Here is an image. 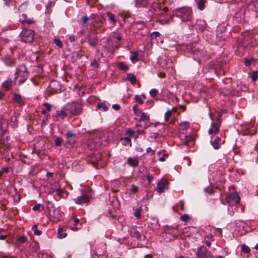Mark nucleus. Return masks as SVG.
<instances>
[{
    "instance_id": "nucleus-1",
    "label": "nucleus",
    "mask_w": 258,
    "mask_h": 258,
    "mask_svg": "<svg viewBox=\"0 0 258 258\" xmlns=\"http://www.w3.org/2000/svg\"><path fill=\"white\" fill-rule=\"evenodd\" d=\"M64 108L68 114V117L69 118L79 115L82 110L81 104L75 102L67 104Z\"/></svg>"
},
{
    "instance_id": "nucleus-2",
    "label": "nucleus",
    "mask_w": 258,
    "mask_h": 258,
    "mask_svg": "<svg viewBox=\"0 0 258 258\" xmlns=\"http://www.w3.org/2000/svg\"><path fill=\"white\" fill-rule=\"evenodd\" d=\"M175 15L182 22H190L193 18L191 9L188 7H183L176 11Z\"/></svg>"
},
{
    "instance_id": "nucleus-3",
    "label": "nucleus",
    "mask_w": 258,
    "mask_h": 258,
    "mask_svg": "<svg viewBox=\"0 0 258 258\" xmlns=\"http://www.w3.org/2000/svg\"><path fill=\"white\" fill-rule=\"evenodd\" d=\"M29 76V73L27 71L26 67L24 64L19 66V68L17 69L16 72L15 74L14 81H16L20 78L18 81V84L19 85L23 84L25 81L28 79Z\"/></svg>"
},
{
    "instance_id": "nucleus-4",
    "label": "nucleus",
    "mask_w": 258,
    "mask_h": 258,
    "mask_svg": "<svg viewBox=\"0 0 258 258\" xmlns=\"http://www.w3.org/2000/svg\"><path fill=\"white\" fill-rule=\"evenodd\" d=\"M47 208L50 220L53 222H58L60 217L59 211L55 208L54 204L50 202L47 204Z\"/></svg>"
},
{
    "instance_id": "nucleus-5",
    "label": "nucleus",
    "mask_w": 258,
    "mask_h": 258,
    "mask_svg": "<svg viewBox=\"0 0 258 258\" xmlns=\"http://www.w3.org/2000/svg\"><path fill=\"white\" fill-rule=\"evenodd\" d=\"M21 40L25 43H31L34 38V32L31 29H23L20 34Z\"/></svg>"
},
{
    "instance_id": "nucleus-6",
    "label": "nucleus",
    "mask_w": 258,
    "mask_h": 258,
    "mask_svg": "<svg viewBox=\"0 0 258 258\" xmlns=\"http://www.w3.org/2000/svg\"><path fill=\"white\" fill-rule=\"evenodd\" d=\"M202 46L197 43H191L187 45L186 49L194 55L200 57L203 55V50L201 49Z\"/></svg>"
},
{
    "instance_id": "nucleus-7",
    "label": "nucleus",
    "mask_w": 258,
    "mask_h": 258,
    "mask_svg": "<svg viewBox=\"0 0 258 258\" xmlns=\"http://www.w3.org/2000/svg\"><path fill=\"white\" fill-rule=\"evenodd\" d=\"M226 199L227 203L230 206H234L240 202V197L236 191L228 192L226 194Z\"/></svg>"
},
{
    "instance_id": "nucleus-8",
    "label": "nucleus",
    "mask_w": 258,
    "mask_h": 258,
    "mask_svg": "<svg viewBox=\"0 0 258 258\" xmlns=\"http://www.w3.org/2000/svg\"><path fill=\"white\" fill-rule=\"evenodd\" d=\"M196 254L198 258H212L211 254L204 246L198 248Z\"/></svg>"
},
{
    "instance_id": "nucleus-9",
    "label": "nucleus",
    "mask_w": 258,
    "mask_h": 258,
    "mask_svg": "<svg viewBox=\"0 0 258 258\" xmlns=\"http://www.w3.org/2000/svg\"><path fill=\"white\" fill-rule=\"evenodd\" d=\"M67 143L70 145H74L77 140V135L72 131L69 130L66 134Z\"/></svg>"
},
{
    "instance_id": "nucleus-10",
    "label": "nucleus",
    "mask_w": 258,
    "mask_h": 258,
    "mask_svg": "<svg viewBox=\"0 0 258 258\" xmlns=\"http://www.w3.org/2000/svg\"><path fill=\"white\" fill-rule=\"evenodd\" d=\"M95 35L92 36L90 35H88L87 36V42L89 44L93 47H95L98 44V37L96 35V33L95 32Z\"/></svg>"
},
{
    "instance_id": "nucleus-11",
    "label": "nucleus",
    "mask_w": 258,
    "mask_h": 258,
    "mask_svg": "<svg viewBox=\"0 0 258 258\" xmlns=\"http://www.w3.org/2000/svg\"><path fill=\"white\" fill-rule=\"evenodd\" d=\"M168 182L164 179H161L160 182H159L157 184L156 190L159 193L163 192L164 189L167 188V185Z\"/></svg>"
},
{
    "instance_id": "nucleus-12",
    "label": "nucleus",
    "mask_w": 258,
    "mask_h": 258,
    "mask_svg": "<svg viewBox=\"0 0 258 258\" xmlns=\"http://www.w3.org/2000/svg\"><path fill=\"white\" fill-rule=\"evenodd\" d=\"M90 197L87 194H83L75 199V202L78 204H82L89 202Z\"/></svg>"
},
{
    "instance_id": "nucleus-13",
    "label": "nucleus",
    "mask_w": 258,
    "mask_h": 258,
    "mask_svg": "<svg viewBox=\"0 0 258 258\" xmlns=\"http://www.w3.org/2000/svg\"><path fill=\"white\" fill-rule=\"evenodd\" d=\"M220 125L218 123L212 122L211 126L209 130V134L210 135L216 134L219 133Z\"/></svg>"
},
{
    "instance_id": "nucleus-14",
    "label": "nucleus",
    "mask_w": 258,
    "mask_h": 258,
    "mask_svg": "<svg viewBox=\"0 0 258 258\" xmlns=\"http://www.w3.org/2000/svg\"><path fill=\"white\" fill-rule=\"evenodd\" d=\"M66 117H68V114L64 107L60 111H56L55 119L56 121H59L60 119L63 120Z\"/></svg>"
},
{
    "instance_id": "nucleus-15",
    "label": "nucleus",
    "mask_w": 258,
    "mask_h": 258,
    "mask_svg": "<svg viewBox=\"0 0 258 258\" xmlns=\"http://www.w3.org/2000/svg\"><path fill=\"white\" fill-rule=\"evenodd\" d=\"M157 22L159 23L161 25L169 24L173 22V19L172 16H168L164 19L161 18L160 16L157 21Z\"/></svg>"
},
{
    "instance_id": "nucleus-16",
    "label": "nucleus",
    "mask_w": 258,
    "mask_h": 258,
    "mask_svg": "<svg viewBox=\"0 0 258 258\" xmlns=\"http://www.w3.org/2000/svg\"><path fill=\"white\" fill-rule=\"evenodd\" d=\"M13 100L20 106L24 105V98L19 94L16 93H14L13 96Z\"/></svg>"
},
{
    "instance_id": "nucleus-17",
    "label": "nucleus",
    "mask_w": 258,
    "mask_h": 258,
    "mask_svg": "<svg viewBox=\"0 0 258 258\" xmlns=\"http://www.w3.org/2000/svg\"><path fill=\"white\" fill-rule=\"evenodd\" d=\"M13 86V82L11 79L8 78L2 84V88L6 91H9Z\"/></svg>"
},
{
    "instance_id": "nucleus-18",
    "label": "nucleus",
    "mask_w": 258,
    "mask_h": 258,
    "mask_svg": "<svg viewBox=\"0 0 258 258\" xmlns=\"http://www.w3.org/2000/svg\"><path fill=\"white\" fill-rule=\"evenodd\" d=\"M242 19V14L240 12H236L235 13L233 18V23L235 25L238 24L241 22Z\"/></svg>"
},
{
    "instance_id": "nucleus-19",
    "label": "nucleus",
    "mask_w": 258,
    "mask_h": 258,
    "mask_svg": "<svg viewBox=\"0 0 258 258\" xmlns=\"http://www.w3.org/2000/svg\"><path fill=\"white\" fill-rule=\"evenodd\" d=\"M139 163V160L137 158L129 157L127 160V164L133 167H137Z\"/></svg>"
},
{
    "instance_id": "nucleus-20",
    "label": "nucleus",
    "mask_w": 258,
    "mask_h": 258,
    "mask_svg": "<svg viewBox=\"0 0 258 258\" xmlns=\"http://www.w3.org/2000/svg\"><path fill=\"white\" fill-rule=\"evenodd\" d=\"M221 141V138L219 137H217L214 141H211V145L215 150L219 149L220 148V142Z\"/></svg>"
},
{
    "instance_id": "nucleus-21",
    "label": "nucleus",
    "mask_w": 258,
    "mask_h": 258,
    "mask_svg": "<svg viewBox=\"0 0 258 258\" xmlns=\"http://www.w3.org/2000/svg\"><path fill=\"white\" fill-rule=\"evenodd\" d=\"M89 21L91 22L90 25L92 27H95V23H98L97 15L94 14H91L89 17Z\"/></svg>"
},
{
    "instance_id": "nucleus-22",
    "label": "nucleus",
    "mask_w": 258,
    "mask_h": 258,
    "mask_svg": "<svg viewBox=\"0 0 258 258\" xmlns=\"http://www.w3.org/2000/svg\"><path fill=\"white\" fill-rule=\"evenodd\" d=\"M136 6L138 7H145L148 5L147 0H135Z\"/></svg>"
},
{
    "instance_id": "nucleus-23",
    "label": "nucleus",
    "mask_w": 258,
    "mask_h": 258,
    "mask_svg": "<svg viewBox=\"0 0 258 258\" xmlns=\"http://www.w3.org/2000/svg\"><path fill=\"white\" fill-rule=\"evenodd\" d=\"M107 16L108 17L109 20L112 23L113 25H116L117 20L115 19L114 15L110 12H108L107 13Z\"/></svg>"
},
{
    "instance_id": "nucleus-24",
    "label": "nucleus",
    "mask_w": 258,
    "mask_h": 258,
    "mask_svg": "<svg viewBox=\"0 0 258 258\" xmlns=\"http://www.w3.org/2000/svg\"><path fill=\"white\" fill-rule=\"evenodd\" d=\"M127 80L128 81H130L131 83L133 85L135 84L137 81V79L135 76L132 73H130L127 74Z\"/></svg>"
},
{
    "instance_id": "nucleus-25",
    "label": "nucleus",
    "mask_w": 258,
    "mask_h": 258,
    "mask_svg": "<svg viewBox=\"0 0 258 258\" xmlns=\"http://www.w3.org/2000/svg\"><path fill=\"white\" fill-rule=\"evenodd\" d=\"M150 119V116L147 115L146 113L142 112L141 113L140 118L139 119L138 121H149Z\"/></svg>"
},
{
    "instance_id": "nucleus-26",
    "label": "nucleus",
    "mask_w": 258,
    "mask_h": 258,
    "mask_svg": "<svg viewBox=\"0 0 258 258\" xmlns=\"http://www.w3.org/2000/svg\"><path fill=\"white\" fill-rule=\"evenodd\" d=\"M138 55L139 53L137 51L132 52V54L130 56V58L132 62L135 63L139 60Z\"/></svg>"
},
{
    "instance_id": "nucleus-27",
    "label": "nucleus",
    "mask_w": 258,
    "mask_h": 258,
    "mask_svg": "<svg viewBox=\"0 0 258 258\" xmlns=\"http://www.w3.org/2000/svg\"><path fill=\"white\" fill-rule=\"evenodd\" d=\"M145 99L146 96L145 95H142V96H140L139 95H136L135 96V101L140 104L144 103V100Z\"/></svg>"
},
{
    "instance_id": "nucleus-28",
    "label": "nucleus",
    "mask_w": 258,
    "mask_h": 258,
    "mask_svg": "<svg viewBox=\"0 0 258 258\" xmlns=\"http://www.w3.org/2000/svg\"><path fill=\"white\" fill-rule=\"evenodd\" d=\"M189 229V228H185L184 229L182 233L180 234V238L185 240L186 237L190 236V235L188 233Z\"/></svg>"
},
{
    "instance_id": "nucleus-29",
    "label": "nucleus",
    "mask_w": 258,
    "mask_h": 258,
    "mask_svg": "<svg viewBox=\"0 0 258 258\" xmlns=\"http://www.w3.org/2000/svg\"><path fill=\"white\" fill-rule=\"evenodd\" d=\"M97 108L100 110H102L104 111H106L108 110V107L103 102H100L97 105Z\"/></svg>"
},
{
    "instance_id": "nucleus-30",
    "label": "nucleus",
    "mask_w": 258,
    "mask_h": 258,
    "mask_svg": "<svg viewBox=\"0 0 258 258\" xmlns=\"http://www.w3.org/2000/svg\"><path fill=\"white\" fill-rule=\"evenodd\" d=\"M67 234L63 232V230L62 228H59L57 230V236L59 238H63L66 237Z\"/></svg>"
},
{
    "instance_id": "nucleus-31",
    "label": "nucleus",
    "mask_w": 258,
    "mask_h": 258,
    "mask_svg": "<svg viewBox=\"0 0 258 258\" xmlns=\"http://www.w3.org/2000/svg\"><path fill=\"white\" fill-rule=\"evenodd\" d=\"M121 140L123 141V144L124 146H128L130 147L132 146V141L130 138L124 137L122 138Z\"/></svg>"
},
{
    "instance_id": "nucleus-32",
    "label": "nucleus",
    "mask_w": 258,
    "mask_h": 258,
    "mask_svg": "<svg viewBox=\"0 0 258 258\" xmlns=\"http://www.w3.org/2000/svg\"><path fill=\"white\" fill-rule=\"evenodd\" d=\"M206 0H199L197 2V7L200 10H203L205 8Z\"/></svg>"
},
{
    "instance_id": "nucleus-33",
    "label": "nucleus",
    "mask_w": 258,
    "mask_h": 258,
    "mask_svg": "<svg viewBox=\"0 0 258 258\" xmlns=\"http://www.w3.org/2000/svg\"><path fill=\"white\" fill-rule=\"evenodd\" d=\"M147 14L148 15L149 18L151 19L152 18H153L154 17V15H155L156 14V10L155 9H150L148 11H147Z\"/></svg>"
},
{
    "instance_id": "nucleus-34",
    "label": "nucleus",
    "mask_w": 258,
    "mask_h": 258,
    "mask_svg": "<svg viewBox=\"0 0 258 258\" xmlns=\"http://www.w3.org/2000/svg\"><path fill=\"white\" fill-rule=\"evenodd\" d=\"M118 68L120 70L123 71H126L129 69V67L125 63L123 62H119Z\"/></svg>"
},
{
    "instance_id": "nucleus-35",
    "label": "nucleus",
    "mask_w": 258,
    "mask_h": 258,
    "mask_svg": "<svg viewBox=\"0 0 258 258\" xmlns=\"http://www.w3.org/2000/svg\"><path fill=\"white\" fill-rule=\"evenodd\" d=\"M53 42L55 44L56 46H57L58 48H62L63 47V44L62 41L60 39L56 38L53 40Z\"/></svg>"
},
{
    "instance_id": "nucleus-36",
    "label": "nucleus",
    "mask_w": 258,
    "mask_h": 258,
    "mask_svg": "<svg viewBox=\"0 0 258 258\" xmlns=\"http://www.w3.org/2000/svg\"><path fill=\"white\" fill-rule=\"evenodd\" d=\"M44 207L41 204H37L33 207V210L34 211H42Z\"/></svg>"
},
{
    "instance_id": "nucleus-37",
    "label": "nucleus",
    "mask_w": 258,
    "mask_h": 258,
    "mask_svg": "<svg viewBox=\"0 0 258 258\" xmlns=\"http://www.w3.org/2000/svg\"><path fill=\"white\" fill-rule=\"evenodd\" d=\"M142 211V208L140 207L138 208L134 213L135 216L138 219H140L141 218V213Z\"/></svg>"
},
{
    "instance_id": "nucleus-38",
    "label": "nucleus",
    "mask_w": 258,
    "mask_h": 258,
    "mask_svg": "<svg viewBox=\"0 0 258 258\" xmlns=\"http://www.w3.org/2000/svg\"><path fill=\"white\" fill-rule=\"evenodd\" d=\"M241 250L245 253H248L250 252V248L245 244L241 245Z\"/></svg>"
},
{
    "instance_id": "nucleus-39",
    "label": "nucleus",
    "mask_w": 258,
    "mask_h": 258,
    "mask_svg": "<svg viewBox=\"0 0 258 258\" xmlns=\"http://www.w3.org/2000/svg\"><path fill=\"white\" fill-rule=\"evenodd\" d=\"M139 188L138 186L133 184L131 186L130 190L133 194H136L138 191Z\"/></svg>"
},
{
    "instance_id": "nucleus-40",
    "label": "nucleus",
    "mask_w": 258,
    "mask_h": 258,
    "mask_svg": "<svg viewBox=\"0 0 258 258\" xmlns=\"http://www.w3.org/2000/svg\"><path fill=\"white\" fill-rule=\"evenodd\" d=\"M89 21V17L85 16L83 17L82 20L81 21L80 24L82 26H84Z\"/></svg>"
},
{
    "instance_id": "nucleus-41",
    "label": "nucleus",
    "mask_w": 258,
    "mask_h": 258,
    "mask_svg": "<svg viewBox=\"0 0 258 258\" xmlns=\"http://www.w3.org/2000/svg\"><path fill=\"white\" fill-rule=\"evenodd\" d=\"M123 19V21L125 22L126 20L131 17V15L129 13H120L118 15Z\"/></svg>"
},
{
    "instance_id": "nucleus-42",
    "label": "nucleus",
    "mask_w": 258,
    "mask_h": 258,
    "mask_svg": "<svg viewBox=\"0 0 258 258\" xmlns=\"http://www.w3.org/2000/svg\"><path fill=\"white\" fill-rule=\"evenodd\" d=\"M62 140L60 137L56 138L54 140V143L56 146H60L62 144Z\"/></svg>"
},
{
    "instance_id": "nucleus-43",
    "label": "nucleus",
    "mask_w": 258,
    "mask_h": 258,
    "mask_svg": "<svg viewBox=\"0 0 258 258\" xmlns=\"http://www.w3.org/2000/svg\"><path fill=\"white\" fill-rule=\"evenodd\" d=\"M172 115V112L170 110H168L166 112L164 115V119L166 121H167L169 120V118Z\"/></svg>"
},
{
    "instance_id": "nucleus-44",
    "label": "nucleus",
    "mask_w": 258,
    "mask_h": 258,
    "mask_svg": "<svg viewBox=\"0 0 258 258\" xmlns=\"http://www.w3.org/2000/svg\"><path fill=\"white\" fill-rule=\"evenodd\" d=\"M32 230L34 231V233L35 235H40L41 234V230H39L37 229V226L36 225H34L32 227Z\"/></svg>"
},
{
    "instance_id": "nucleus-45",
    "label": "nucleus",
    "mask_w": 258,
    "mask_h": 258,
    "mask_svg": "<svg viewBox=\"0 0 258 258\" xmlns=\"http://www.w3.org/2000/svg\"><path fill=\"white\" fill-rule=\"evenodd\" d=\"M145 177L147 179L149 183H151L154 179L153 176L150 173L147 174Z\"/></svg>"
},
{
    "instance_id": "nucleus-46",
    "label": "nucleus",
    "mask_w": 258,
    "mask_h": 258,
    "mask_svg": "<svg viewBox=\"0 0 258 258\" xmlns=\"http://www.w3.org/2000/svg\"><path fill=\"white\" fill-rule=\"evenodd\" d=\"M257 72L256 71H253L251 73V78L252 81H255L257 79Z\"/></svg>"
},
{
    "instance_id": "nucleus-47",
    "label": "nucleus",
    "mask_w": 258,
    "mask_h": 258,
    "mask_svg": "<svg viewBox=\"0 0 258 258\" xmlns=\"http://www.w3.org/2000/svg\"><path fill=\"white\" fill-rule=\"evenodd\" d=\"M27 240V238L24 236H22L18 239V242L20 244L25 243Z\"/></svg>"
},
{
    "instance_id": "nucleus-48",
    "label": "nucleus",
    "mask_w": 258,
    "mask_h": 258,
    "mask_svg": "<svg viewBox=\"0 0 258 258\" xmlns=\"http://www.w3.org/2000/svg\"><path fill=\"white\" fill-rule=\"evenodd\" d=\"M150 95L152 97H155L158 94V91L156 89H152L150 91Z\"/></svg>"
},
{
    "instance_id": "nucleus-49",
    "label": "nucleus",
    "mask_w": 258,
    "mask_h": 258,
    "mask_svg": "<svg viewBox=\"0 0 258 258\" xmlns=\"http://www.w3.org/2000/svg\"><path fill=\"white\" fill-rule=\"evenodd\" d=\"M189 218V216L187 214H184L180 217V220L185 222H187Z\"/></svg>"
},
{
    "instance_id": "nucleus-50",
    "label": "nucleus",
    "mask_w": 258,
    "mask_h": 258,
    "mask_svg": "<svg viewBox=\"0 0 258 258\" xmlns=\"http://www.w3.org/2000/svg\"><path fill=\"white\" fill-rule=\"evenodd\" d=\"M126 134L130 137H133L135 134V132L129 128L126 131Z\"/></svg>"
},
{
    "instance_id": "nucleus-51",
    "label": "nucleus",
    "mask_w": 258,
    "mask_h": 258,
    "mask_svg": "<svg viewBox=\"0 0 258 258\" xmlns=\"http://www.w3.org/2000/svg\"><path fill=\"white\" fill-rule=\"evenodd\" d=\"M39 249V245L37 242L34 243V245L32 247V251H37Z\"/></svg>"
},
{
    "instance_id": "nucleus-52",
    "label": "nucleus",
    "mask_w": 258,
    "mask_h": 258,
    "mask_svg": "<svg viewBox=\"0 0 258 258\" xmlns=\"http://www.w3.org/2000/svg\"><path fill=\"white\" fill-rule=\"evenodd\" d=\"M56 194L60 198L63 197L64 191L61 189H57L56 191Z\"/></svg>"
},
{
    "instance_id": "nucleus-53",
    "label": "nucleus",
    "mask_w": 258,
    "mask_h": 258,
    "mask_svg": "<svg viewBox=\"0 0 258 258\" xmlns=\"http://www.w3.org/2000/svg\"><path fill=\"white\" fill-rule=\"evenodd\" d=\"M161 35L159 32L155 31L152 33L151 36L152 38H156Z\"/></svg>"
},
{
    "instance_id": "nucleus-54",
    "label": "nucleus",
    "mask_w": 258,
    "mask_h": 258,
    "mask_svg": "<svg viewBox=\"0 0 258 258\" xmlns=\"http://www.w3.org/2000/svg\"><path fill=\"white\" fill-rule=\"evenodd\" d=\"M147 153H150L151 156L154 155L155 154V150L152 149L151 147H148L146 150Z\"/></svg>"
},
{
    "instance_id": "nucleus-55",
    "label": "nucleus",
    "mask_w": 258,
    "mask_h": 258,
    "mask_svg": "<svg viewBox=\"0 0 258 258\" xmlns=\"http://www.w3.org/2000/svg\"><path fill=\"white\" fill-rule=\"evenodd\" d=\"M91 66L94 68H97L99 66V64L97 61L95 59L91 62Z\"/></svg>"
},
{
    "instance_id": "nucleus-56",
    "label": "nucleus",
    "mask_w": 258,
    "mask_h": 258,
    "mask_svg": "<svg viewBox=\"0 0 258 258\" xmlns=\"http://www.w3.org/2000/svg\"><path fill=\"white\" fill-rule=\"evenodd\" d=\"M221 117H222V114L220 112H218V116L216 118V120L218 122V124H219L221 125Z\"/></svg>"
},
{
    "instance_id": "nucleus-57",
    "label": "nucleus",
    "mask_w": 258,
    "mask_h": 258,
    "mask_svg": "<svg viewBox=\"0 0 258 258\" xmlns=\"http://www.w3.org/2000/svg\"><path fill=\"white\" fill-rule=\"evenodd\" d=\"M199 22L200 23V25H201L202 27H201V30L202 31H203L204 30V29L206 28V23L205 22V21H202V20H200L199 21Z\"/></svg>"
},
{
    "instance_id": "nucleus-58",
    "label": "nucleus",
    "mask_w": 258,
    "mask_h": 258,
    "mask_svg": "<svg viewBox=\"0 0 258 258\" xmlns=\"http://www.w3.org/2000/svg\"><path fill=\"white\" fill-rule=\"evenodd\" d=\"M34 21L32 19L24 20L22 21V23L24 25L25 23L28 24H32Z\"/></svg>"
},
{
    "instance_id": "nucleus-59",
    "label": "nucleus",
    "mask_w": 258,
    "mask_h": 258,
    "mask_svg": "<svg viewBox=\"0 0 258 258\" xmlns=\"http://www.w3.org/2000/svg\"><path fill=\"white\" fill-rule=\"evenodd\" d=\"M252 60V59H248L247 58H245L244 64H245V66H246V67L249 66L251 64Z\"/></svg>"
},
{
    "instance_id": "nucleus-60",
    "label": "nucleus",
    "mask_w": 258,
    "mask_h": 258,
    "mask_svg": "<svg viewBox=\"0 0 258 258\" xmlns=\"http://www.w3.org/2000/svg\"><path fill=\"white\" fill-rule=\"evenodd\" d=\"M44 106L46 108V110H47L48 111H50L51 110V105L50 104H49L48 103H45L44 104Z\"/></svg>"
},
{
    "instance_id": "nucleus-61",
    "label": "nucleus",
    "mask_w": 258,
    "mask_h": 258,
    "mask_svg": "<svg viewBox=\"0 0 258 258\" xmlns=\"http://www.w3.org/2000/svg\"><path fill=\"white\" fill-rule=\"evenodd\" d=\"M180 125L184 126L185 128H187L189 127V123L188 121H183L181 123Z\"/></svg>"
},
{
    "instance_id": "nucleus-62",
    "label": "nucleus",
    "mask_w": 258,
    "mask_h": 258,
    "mask_svg": "<svg viewBox=\"0 0 258 258\" xmlns=\"http://www.w3.org/2000/svg\"><path fill=\"white\" fill-rule=\"evenodd\" d=\"M217 37L219 39V41L224 40L225 37L222 34L218 33V31H217Z\"/></svg>"
},
{
    "instance_id": "nucleus-63",
    "label": "nucleus",
    "mask_w": 258,
    "mask_h": 258,
    "mask_svg": "<svg viewBox=\"0 0 258 258\" xmlns=\"http://www.w3.org/2000/svg\"><path fill=\"white\" fill-rule=\"evenodd\" d=\"M40 258H51V257L46 253H42Z\"/></svg>"
},
{
    "instance_id": "nucleus-64",
    "label": "nucleus",
    "mask_w": 258,
    "mask_h": 258,
    "mask_svg": "<svg viewBox=\"0 0 258 258\" xmlns=\"http://www.w3.org/2000/svg\"><path fill=\"white\" fill-rule=\"evenodd\" d=\"M1 258H17L16 257L10 255H4L1 257Z\"/></svg>"
}]
</instances>
